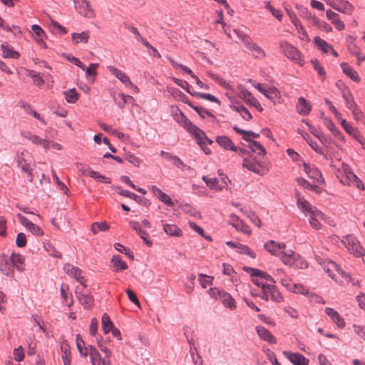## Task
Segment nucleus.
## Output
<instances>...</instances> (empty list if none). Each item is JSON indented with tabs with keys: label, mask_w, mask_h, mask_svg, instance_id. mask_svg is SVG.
<instances>
[{
	"label": "nucleus",
	"mask_w": 365,
	"mask_h": 365,
	"mask_svg": "<svg viewBox=\"0 0 365 365\" xmlns=\"http://www.w3.org/2000/svg\"><path fill=\"white\" fill-rule=\"evenodd\" d=\"M171 111L172 113L177 112V114L175 115V120L195 137L197 143L207 154L210 153V151L207 150L204 145L207 142L212 144V140H209L202 130L193 125L177 106H172Z\"/></svg>",
	"instance_id": "obj_1"
},
{
	"label": "nucleus",
	"mask_w": 365,
	"mask_h": 365,
	"mask_svg": "<svg viewBox=\"0 0 365 365\" xmlns=\"http://www.w3.org/2000/svg\"><path fill=\"white\" fill-rule=\"evenodd\" d=\"M341 242L347 251L356 257H361L365 254L364 247L360 245L357 238L352 235L343 237Z\"/></svg>",
	"instance_id": "obj_2"
},
{
	"label": "nucleus",
	"mask_w": 365,
	"mask_h": 365,
	"mask_svg": "<svg viewBox=\"0 0 365 365\" xmlns=\"http://www.w3.org/2000/svg\"><path fill=\"white\" fill-rule=\"evenodd\" d=\"M282 261L284 264L297 269H304L308 267L307 262L303 259L299 254L295 253L292 250H287V252L283 253Z\"/></svg>",
	"instance_id": "obj_3"
},
{
	"label": "nucleus",
	"mask_w": 365,
	"mask_h": 365,
	"mask_svg": "<svg viewBox=\"0 0 365 365\" xmlns=\"http://www.w3.org/2000/svg\"><path fill=\"white\" fill-rule=\"evenodd\" d=\"M280 51L289 59L295 61L300 66L303 65L300 52L292 45L287 41L279 43Z\"/></svg>",
	"instance_id": "obj_4"
},
{
	"label": "nucleus",
	"mask_w": 365,
	"mask_h": 365,
	"mask_svg": "<svg viewBox=\"0 0 365 365\" xmlns=\"http://www.w3.org/2000/svg\"><path fill=\"white\" fill-rule=\"evenodd\" d=\"M237 88L239 91L238 97L240 99L247 105L255 107L259 111L262 112L263 110L258 100L244 86L238 84Z\"/></svg>",
	"instance_id": "obj_5"
},
{
	"label": "nucleus",
	"mask_w": 365,
	"mask_h": 365,
	"mask_svg": "<svg viewBox=\"0 0 365 365\" xmlns=\"http://www.w3.org/2000/svg\"><path fill=\"white\" fill-rule=\"evenodd\" d=\"M243 167L260 175L266 174L269 168V161H243Z\"/></svg>",
	"instance_id": "obj_6"
},
{
	"label": "nucleus",
	"mask_w": 365,
	"mask_h": 365,
	"mask_svg": "<svg viewBox=\"0 0 365 365\" xmlns=\"http://www.w3.org/2000/svg\"><path fill=\"white\" fill-rule=\"evenodd\" d=\"M336 176L340 182L344 185H349L356 178V175L351 171L349 165L345 163L341 165V170L337 169Z\"/></svg>",
	"instance_id": "obj_7"
},
{
	"label": "nucleus",
	"mask_w": 365,
	"mask_h": 365,
	"mask_svg": "<svg viewBox=\"0 0 365 365\" xmlns=\"http://www.w3.org/2000/svg\"><path fill=\"white\" fill-rule=\"evenodd\" d=\"M75 9L81 16L93 19L95 17V11L87 0H73Z\"/></svg>",
	"instance_id": "obj_8"
},
{
	"label": "nucleus",
	"mask_w": 365,
	"mask_h": 365,
	"mask_svg": "<svg viewBox=\"0 0 365 365\" xmlns=\"http://www.w3.org/2000/svg\"><path fill=\"white\" fill-rule=\"evenodd\" d=\"M304 171L307 174L308 177L313 179L318 183H324V180L322 177L321 172L316 168L314 165H311L309 161L306 163L304 161L303 163Z\"/></svg>",
	"instance_id": "obj_9"
},
{
	"label": "nucleus",
	"mask_w": 365,
	"mask_h": 365,
	"mask_svg": "<svg viewBox=\"0 0 365 365\" xmlns=\"http://www.w3.org/2000/svg\"><path fill=\"white\" fill-rule=\"evenodd\" d=\"M256 88L272 101H274L275 99L281 97L279 91L274 86L267 87L261 83H258L256 86Z\"/></svg>",
	"instance_id": "obj_10"
},
{
	"label": "nucleus",
	"mask_w": 365,
	"mask_h": 365,
	"mask_svg": "<svg viewBox=\"0 0 365 365\" xmlns=\"http://www.w3.org/2000/svg\"><path fill=\"white\" fill-rule=\"evenodd\" d=\"M107 69L109 72L119 79L123 83H124L126 86L133 87L137 89V87L133 85L131 82L130 78L126 75L125 72L123 71L114 67L113 66H108Z\"/></svg>",
	"instance_id": "obj_11"
},
{
	"label": "nucleus",
	"mask_w": 365,
	"mask_h": 365,
	"mask_svg": "<svg viewBox=\"0 0 365 365\" xmlns=\"http://www.w3.org/2000/svg\"><path fill=\"white\" fill-rule=\"evenodd\" d=\"M21 136L31 141L33 144L42 146L44 149H48V140L41 138L29 131H21Z\"/></svg>",
	"instance_id": "obj_12"
},
{
	"label": "nucleus",
	"mask_w": 365,
	"mask_h": 365,
	"mask_svg": "<svg viewBox=\"0 0 365 365\" xmlns=\"http://www.w3.org/2000/svg\"><path fill=\"white\" fill-rule=\"evenodd\" d=\"M63 270L68 276L76 279L83 288L86 287L83 282V277L81 276V271L77 267H74L68 263L64 265Z\"/></svg>",
	"instance_id": "obj_13"
},
{
	"label": "nucleus",
	"mask_w": 365,
	"mask_h": 365,
	"mask_svg": "<svg viewBox=\"0 0 365 365\" xmlns=\"http://www.w3.org/2000/svg\"><path fill=\"white\" fill-rule=\"evenodd\" d=\"M283 355L294 365H309V359L299 353L284 351Z\"/></svg>",
	"instance_id": "obj_14"
},
{
	"label": "nucleus",
	"mask_w": 365,
	"mask_h": 365,
	"mask_svg": "<svg viewBox=\"0 0 365 365\" xmlns=\"http://www.w3.org/2000/svg\"><path fill=\"white\" fill-rule=\"evenodd\" d=\"M78 170L81 173L82 175H88L91 178H92L99 182H103L107 183V184H110L111 182V180L109 178L102 175L98 172H96V171L91 170L90 168L81 167Z\"/></svg>",
	"instance_id": "obj_15"
},
{
	"label": "nucleus",
	"mask_w": 365,
	"mask_h": 365,
	"mask_svg": "<svg viewBox=\"0 0 365 365\" xmlns=\"http://www.w3.org/2000/svg\"><path fill=\"white\" fill-rule=\"evenodd\" d=\"M244 41H245V46H247V49H249L250 51L252 53L254 58L257 59H263L264 58L266 57V53L262 48L252 42V41H249V40L247 38H245Z\"/></svg>",
	"instance_id": "obj_16"
},
{
	"label": "nucleus",
	"mask_w": 365,
	"mask_h": 365,
	"mask_svg": "<svg viewBox=\"0 0 365 365\" xmlns=\"http://www.w3.org/2000/svg\"><path fill=\"white\" fill-rule=\"evenodd\" d=\"M330 6L335 10L346 14H351L354 11V6L347 1L337 0V2L330 3Z\"/></svg>",
	"instance_id": "obj_17"
},
{
	"label": "nucleus",
	"mask_w": 365,
	"mask_h": 365,
	"mask_svg": "<svg viewBox=\"0 0 365 365\" xmlns=\"http://www.w3.org/2000/svg\"><path fill=\"white\" fill-rule=\"evenodd\" d=\"M76 294L79 302L84 307V308L90 309L92 307L93 304V298L91 294L83 293L81 291L80 287H78L76 289Z\"/></svg>",
	"instance_id": "obj_18"
},
{
	"label": "nucleus",
	"mask_w": 365,
	"mask_h": 365,
	"mask_svg": "<svg viewBox=\"0 0 365 365\" xmlns=\"http://www.w3.org/2000/svg\"><path fill=\"white\" fill-rule=\"evenodd\" d=\"M256 332L259 338L267 343L276 344L277 339L273 334L266 328L262 326H257L255 327Z\"/></svg>",
	"instance_id": "obj_19"
},
{
	"label": "nucleus",
	"mask_w": 365,
	"mask_h": 365,
	"mask_svg": "<svg viewBox=\"0 0 365 365\" xmlns=\"http://www.w3.org/2000/svg\"><path fill=\"white\" fill-rule=\"evenodd\" d=\"M1 50L2 51L1 56L4 58L18 59L20 57V53L7 43L1 45Z\"/></svg>",
	"instance_id": "obj_20"
},
{
	"label": "nucleus",
	"mask_w": 365,
	"mask_h": 365,
	"mask_svg": "<svg viewBox=\"0 0 365 365\" xmlns=\"http://www.w3.org/2000/svg\"><path fill=\"white\" fill-rule=\"evenodd\" d=\"M309 222L310 225L315 230H319L322 225L319 220L324 219V215L317 208H314V212L309 214Z\"/></svg>",
	"instance_id": "obj_21"
},
{
	"label": "nucleus",
	"mask_w": 365,
	"mask_h": 365,
	"mask_svg": "<svg viewBox=\"0 0 365 365\" xmlns=\"http://www.w3.org/2000/svg\"><path fill=\"white\" fill-rule=\"evenodd\" d=\"M325 313L330 317V319L339 328L342 329L345 327L344 319L336 310L330 307H327L325 309Z\"/></svg>",
	"instance_id": "obj_22"
},
{
	"label": "nucleus",
	"mask_w": 365,
	"mask_h": 365,
	"mask_svg": "<svg viewBox=\"0 0 365 365\" xmlns=\"http://www.w3.org/2000/svg\"><path fill=\"white\" fill-rule=\"evenodd\" d=\"M328 268L327 269V272L329 274V277L334 279L335 275L334 272L339 274L342 277L345 279H348L350 278V276L348 273L345 272L338 264H336L334 262H329L327 264Z\"/></svg>",
	"instance_id": "obj_23"
},
{
	"label": "nucleus",
	"mask_w": 365,
	"mask_h": 365,
	"mask_svg": "<svg viewBox=\"0 0 365 365\" xmlns=\"http://www.w3.org/2000/svg\"><path fill=\"white\" fill-rule=\"evenodd\" d=\"M296 197L297 199V205L299 208L305 215H309L312 212H314L315 207H312L311 204L304 197L299 195L298 192H296Z\"/></svg>",
	"instance_id": "obj_24"
},
{
	"label": "nucleus",
	"mask_w": 365,
	"mask_h": 365,
	"mask_svg": "<svg viewBox=\"0 0 365 365\" xmlns=\"http://www.w3.org/2000/svg\"><path fill=\"white\" fill-rule=\"evenodd\" d=\"M118 193H119V195H120L123 197H126L133 199V200H135L136 202H138L139 204L143 205L144 206L148 207L150 205V202L149 200H148L143 197L138 196L135 193L131 192L128 190H121L120 191H119Z\"/></svg>",
	"instance_id": "obj_25"
},
{
	"label": "nucleus",
	"mask_w": 365,
	"mask_h": 365,
	"mask_svg": "<svg viewBox=\"0 0 365 365\" xmlns=\"http://www.w3.org/2000/svg\"><path fill=\"white\" fill-rule=\"evenodd\" d=\"M297 111L302 115H307L311 110V104L304 97H300L296 106Z\"/></svg>",
	"instance_id": "obj_26"
},
{
	"label": "nucleus",
	"mask_w": 365,
	"mask_h": 365,
	"mask_svg": "<svg viewBox=\"0 0 365 365\" xmlns=\"http://www.w3.org/2000/svg\"><path fill=\"white\" fill-rule=\"evenodd\" d=\"M262 289H268L269 291L270 299L275 302H281L284 300L282 294L279 292L277 288L273 284H263Z\"/></svg>",
	"instance_id": "obj_27"
},
{
	"label": "nucleus",
	"mask_w": 365,
	"mask_h": 365,
	"mask_svg": "<svg viewBox=\"0 0 365 365\" xmlns=\"http://www.w3.org/2000/svg\"><path fill=\"white\" fill-rule=\"evenodd\" d=\"M326 16L327 19L330 20L331 22L334 25L336 29L339 31L344 29V24L342 21H341L339 15L336 13L331 10H327L326 12Z\"/></svg>",
	"instance_id": "obj_28"
},
{
	"label": "nucleus",
	"mask_w": 365,
	"mask_h": 365,
	"mask_svg": "<svg viewBox=\"0 0 365 365\" xmlns=\"http://www.w3.org/2000/svg\"><path fill=\"white\" fill-rule=\"evenodd\" d=\"M110 262L113 265V271L118 272L128 269V264L123 261L120 255H114L111 258Z\"/></svg>",
	"instance_id": "obj_29"
},
{
	"label": "nucleus",
	"mask_w": 365,
	"mask_h": 365,
	"mask_svg": "<svg viewBox=\"0 0 365 365\" xmlns=\"http://www.w3.org/2000/svg\"><path fill=\"white\" fill-rule=\"evenodd\" d=\"M10 259L12 265L16 267L18 271L21 272L24 270V264L25 257L23 255L13 252L10 257Z\"/></svg>",
	"instance_id": "obj_30"
},
{
	"label": "nucleus",
	"mask_w": 365,
	"mask_h": 365,
	"mask_svg": "<svg viewBox=\"0 0 365 365\" xmlns=\"http://www.w3.org/2000/svg\"><path fill=\"white\" fill-rule=\"evenodd\" d=\"M244 269L247 272H250L252 277H259L260 278L264 279L267 281H269L272 283L275 282L273 277L265 272H263L255 268L246 267H244Z\"/></svg>",
	"instance_id": "obj_31"
},
{
	"label": "nucleus",
	"mask_w": 365,
	"mask_h": 365,
	"mask_svg": "<svg viewBox=\"0 0 365 365\" xmlns=\"http://www.w3.org/2000/svg\"><path fill=\"white\" fill-rule=\"evenodd\" d=\"M341 68L343 72L354 82L359 83L360 78L357 72L346 63H341Z\"/></svg>",
	"instance_id": "obj_32"
},
{
	"label": "nucleus",
	"mask_w": 365,
	"mask_h": 365,
	"mask_svg": "<svg viewBox=\"0 0 365 365\" xmlns=\"http://www.w3.org/2000/svg\"><path fill=\"white\" fill-rule=\"evenodd\" d=\"M207 75L210 78L213 79L217 83H218L222 88L227 89L232 93L235 92V89L232 88V86H230V84L227 83V81L222 78L221 76L216 75L210 71L207 72Z\"/></svg>",
	"instance_id": "obj_33"
},
{
	"label": "nucleus",
	"mask_w": 365,
	"mask_h": 365,
	"mask_svg": "<svg viewBox=\"0 0 365 365\" xmlns=\"http://www.w3.org/2000/svg\"><path fill=\"white\" fill-rule=\"evenodd\" d=\"M216 142L222 148L227 150H232L235 151L236 147L230 138L225 135L217 136Z\"/></svg>",
	"instance_id": "obj_34"
},
{
	"label": "nucleus",
	"mask_w": 365,
	"mask_h": 365,
	"mask_svg": "<svg viewBox=\"0 0 365 365\" xmlns=\"http://www.w3.org/2000/svg\"><path fill=\"white\" fill-rule=\"evenodd\" d=\"M18 164L21 166L22 171L27 174L28 180L30 182H32L34 178L33 174V167L35 166V164L29 163H26V161H18Z\"/></svg>",
	"instance_id": "obj_35"
},
{
	"label": "nucleus",
	"mask_w": 365,
	"mask_h": 365,
	"mask_svg": "<svg viewBox=\"0 0 365 365\" xmlns=\"http://www.w3.org/2000/svg\"><path fill=\"white\" fill-rule=\"evenodd\" d=\"M219 299L222 302L225 307L234 309L236 307L235 300L227 292L224 291Z\"/></svg>",
	"instance_id": "obj_36"
},
{
	"label": "nucleus",
	"mask_w": 365,
	"mask_h": 365,
	"mask_svg": "<svg viewBox=\"0 0 365 365\" xmlns=\"http://www.w3.org/2000/svg\"><path fill=\"white\" fill-rule=\"evenodd\" d=\"M61 351L64 365H71V351L69 345L66 341H63L62 342L61 345Z\"/></svg>",
	"instance_id": "obj_37"
},
{
	"label": "nucleus",
	"mask_w": 365,
	"mask_h": 365,
	"mask_svg": "<svg viewBox=\"0 0 365 365\" xmlns=\"http://www.w3.org/2000/svg\"><path fill=\"white\" fill-rule=\"evenodd\" d=\"M165 232L170 236L180 237L182 235V230L175 225L163 224Z\"/></svg>",
	"instance_id": "obj_38"
},
{
	"label": "nucleus",
	"mask_w": 365,
	"mask_h": 365,
	"mask_svg": "<svg viewBox=\"0 0 365 365\" xmlns=\"http://www.w3.org/2000/svg\"><path fill=\"white\" fill-rule=\"evenodd\" d=\"M0 271L1 273L8 277H13L14 275V269L11 267V265L9 264V262L6 259L4 260L1 259L0 261Z\"/></svg>",
	"instance_id": "obj_39"
},
{
	"label": "nucleus",
	"mask_w": 365,
	"mask_h": 365,
	"mask_svg": "<svg viewBox=\"0 0 365 365\" xmlns=\"http://www.w3.org/2000/svg\"><path fill=\"white\" fill-rule=\"evenodd\" d=\"M202 180L212 190L220 191L223 188V186L219 185V180L216 178H208L207 176L204 175L202 177Z\"/></svg>",
	"instance_id": "obj_40"
},
{
	"label": "nucleus",
	"mask_w": 365,
	"mask_h": 365,
	"mask_svg": "<svg viewBox=\"0 0 365 365\" xmlns=\"http://www.w3.org/2000/svg\"><path fill=\"white\" fill-rule=\"evenodd\" d=\"M102 329L105 334H108L111 329L114 327L112 321L110 320L108 314L104 313L101 319Z\"/></svg>",
	"instance_id": "obj_41"
},
{
	"label": "nucleus",
	"mask_w": 365,
	"mask_h": 365,
	"mask_svg": "<svg viewBox=\"0 0 365 365\" xmlns=\"http://www.w3.org/2000/svg\"><path fill=\"white\" fill-rule=\"evenodd\" d=\"M232 107L233 110L239 113L244 120L248 121L252 119V115L250 112L242 103L239 104L237 106H232Z\"/></svg>",
	"instance_id": "obj_42"
},
{
	"label": "nucleus",
	"mask_w": 365,
	"mask_h": 365,
	"mask_svg": "<svg viewBox=\"0 0 365 365\" xmlns=\"http://www.w3.org/2000/svg\"><path fill=\"white\" fill-rule=\"evenodd\" d=\"M240 211L246 215L247 217L250 219V220L257 227H261V220L258 217V216L250 210L241 208Z\"/></svg>",
	"instance_id": "obj_43"
},
{
	"label": "nucleus",
	"mask_w": 365,
	"mask_h": 365,
	"mask_svg": "<svg viewBox=\"0 0 365 365\" xmlns=\"http://www.w3.org/2000/svg\"><path fill=\"white\" fill-rule=\"evenodd\" d=\"M314 40L318 48L324 53H329L330 50H332V46L320 37L317 36Z\"/></svg>",
	"instance_id": "obj_44"
},
{
	"label": "nucleus",
	"mask_w": 365,
	"mask_h": 365,
	"mask_svg": "<svg viewBox=\"0 0 365 365\" xmlns=\"http://www.w3.org/2000/svg\"><path fill=\"white\" fill-rule=\"evenodd\" d=\"M264 249L272 255L279 256V254L277 249V243L274 240L267 242L264 245Z\"/></svg>",
	"instance_id": "obj_45"
},
{
	"label": "nucleus",
	"mask_w": 365,
	"mask_h": 365,
	"mask_svg": "<svg viewBox=\"0 0 365 365\" xmlns=\"http://www.w3.org/2000/svg\"><path fill=\"white\" fill-rule=\"evenodd\" d=\"M89 38L88 31H83L81 33H73L72 34V38L75 41V43L83 42L86 43Z\"/></svg>",
	"instance_id": "obj_46"
},
{
	"label": "nucleus",
	"mask_w": 365,
	"mask_h": 365,
	"mask_svg": "<svg viewBox=\"0 0 365 365\" xmlns=\"http://www.w3.org/2000/svg\"><path fill=\"white\" fill-rule=\"evenodd\" d=\"M287 14L289 15L292 23L294 25L296 29L298 30V32L301 33L302 34H305V31H304L303 26H302L299 20L297 17V16L293 12H292L290 11H287Z\"/></svg>",
	"instance_id": "obj_47"
},
{
	"label": "nucleus",
	"mask_w": 365,
	"mask_h": 365,
	"mask_svg": "<svg viewBox=\"0 0 365 365\" xmlns=\"http://www.w3.org/2000/svg\"><path fill=\"white\" fill-rule=\"evenodd\" d=\"M76 346L81 356H86L88 355L87 347L85 346L84 341L82 339L80 334L76 336Z\"/></svg>",
	"instance_id": "obj_48"
},
{
	"label": "nucleus",
	"mask_w": 365,
	"mask_h": 365,
	"mask_svg": "<svg viewBox=\"0 0 365 365\" xmlns=\"http://www.w3.org/2000/svg\"><path fill=\"white\" fill-rule=\"evenodd\" d=\"M198 280L201 287L202 288H206L207 286L212 284L213 277L200 273L198 275Z\"/></svg>",
	"instance_id": "obj_49"
},
{
	"label": "nucleus",
	"mask_w": 365,
	"mask_h": 365,
	"mask_svg": "<svg viewBox=\"0 0 365 365\" xmlns=\"http://www.w3.org/2000/svg\"><path fill=\"white\" fill-rule=\"evenodd\" d=\"M64 95L66 101L70 103H74L78 99V94L74 88L65 91Z\"/></svg>",
	"instance_id": "obj_50"
},
{
	"label": "nucleus",
	"mask_w": 365,
	"mask_h": 365,
	"mask_svg": "<svg viewBox=\"0 0 365 365\" xmlns=\"http://www.w3.org/2000/svg\"><path fill=\"white\" fill-rule=\"evenodd\" d=\"M22 108L24 109L26 113L34 116V118L40 120L42 123L46 124L44 119L42 118L41 115L38 113H36V111L34 110L30 105L24 103L22 105Z\"/></svg>",
	"instance_id": "obj_51"
},
{
	"label": "nucleus",
	"mask_w": 365,
	"mask_h": 365,
	"mask_svg": "<svg viewBox=\"0 0 365 365\" xmlns=\"http://www.w3.org/2000/svg\"><path fill=\"white\" fill-rule=\"evenodd\" d=\"M192 346H190V352L191 357L192 359L193 363L195 365H203L202 364V359H201V356L198 354L196 348L195 347L193 343L192 344Z\"/></svg>",
	"instance_id": "obj_52"
},
{
	"label": "nucleus",
	"mask_w": 365,
	"mask_h": 365,
	"mask_svg": "<svg viewBox=\"0 0 365 365\" xmlns=\"http://www.w3.org/2000/svg\"><path fill=\"white\" fill-rule=\"evenodd\" d=\"M103 336H96V342L98 348L106 354V356L104 359H109L111 356V351L103 345Z\"/></svg>",
	"instance_id": "obj_53"
},
{
	"label": "nucleus",
	"mask_w": 365,
	"mask_h": 365,
	"mask_svg": "<svg viewBox=\"0 0 365 365\" xmlns=\"http://www.w3.org/2000/svg\"><path fill=\"white\" fill-rule=\"evenodd\" d=\"M237 252L240 254L247 255L252 258H255L256 254L247 245L239 244L237 245Z\"/></svg>",
	"instance_id": "obj_54"
},
{
	"label": "nucleus",
	"mask_w": 365,
	"mask_h": 365,
	"mask_svg": "<svg viewBox=\"0 0 365 365\" xmlns=\"http://www.w3.org/2000/svg\"><path fill=\"white\" fill-rule=\"evenodd\" d=\"M109 228V226L106 222H94L91 225V231L96 235L98 231H106Z\"/></svg>",
	"instance_id": "obj_55"
},
{
	"label": "nucleus",
	"mask_w": 365,
	"mask_h": 365,
	"mask_svg": "<svg viewBox=\"0 0 365 365\" xmlns=\"http://www.w3.org/2000/svg\"><path fill=\"white\" fill-rule=\"evenodd\" d=\"M311 63L315 71H317L318 75L322 78V80L325 78L326 73L323 67L320 65L319 61L316 58L311 60Z\"/></svg>",
	"instance_id": "obj_56"
},
{
	"label": "nucleus",
	"mask_w": 365,
	"mask_h": 365,
	"mask_svg": "<svg viewBox=\"0 0 365 365\" xmlns=\"http://www.w3.org/2000/svg\"><path fill=\"white\" fill-rule=\"evenodd\" d=\"M342 96H343L344 100L346 102V107L349 109L351 110V108H353L354 107L357 106L355 103V101L353 98L352 95L349 92H344Z\"/></svg>",
	"instance_id": "obj_57"
},
{
	"label": "nucleus",
	"mask_w": 365,
	"mask_h": 365,
	"mask_svg": "<svg viewBox=\"0 0 365 365\" xmlns=\"http://www.w3.org/2000/svg\"><path fill=\"white\" fill-rule=\"evenodd\" d=\"M193 95H195V96H197L200 98L205 99V100H207V101H209L211 102H215V103H217V104L220 105V100L212 94L195 93Z\"/></svg>",
	"instance_id": "obj_58"
},
{
	"label": "nucleus",
	"mask_w": 365,
	"mask_h": 365,
	"mask_svg": "<svg viewBox=\"0 0 365 365\" xmlns=\"http://www.w3.org/2000/svg\"><path fill=\"white\" fill-rule=\"evenodd\" d=\"M250 148L259 155H263L265 153L264 147L258 142L253 140L250 141Z\"/></svg>",
	"instance_id": "obj_59"
},
{
	"label": "nucleus",
	"mask_w": 365,
	"mask_h": 365,
	"mask_svg": "<svg viewBox=\"0 0 365 365\" xmlns=\"http://www.w3.org/2000/svg\"><path fill=\"white\" fill-rule=\"evenodd\" d=\"M89 355L92 365H103V359H101V356L98 351L95 353H89Z\"/></svg>",
	"instance_id": "obj_60"
},
{
	"label": "nucleus",
	"mask_w": 365,
	"mask_h": 365,
	"mask_svg": "<svg viewBox=\"0 0 365 365\" xmlns=\"http://www.w3.org/2000/svg\"><path fill=\"white\" fill-rule=\"evenodd\" d=\"M115 249L117 250L118 252L124 253L125 255H128L130 258L132 259L134 258L133 255L131 253L129 249L126 248L123 245H122L120 243H115L114 245Z\"/></svg>",
	"instance_id": "obj_61"
},
{
	"label": "nucleus",
	"mask_w": 365,
	"mask_h": 365,
	"mask_svg": "<svg viewBox=\"0 0 365 365\" xmlns=\"http://www.w3.org/2000/svg\"><path fill=\"white\" fill-rule=\"evenodd\" d=\"M14 359L20 362L24 358V351L21 346H19V347L16 348L14 351Z\"/></svg>",
	"instance_id": "obj_62"
},
{
	"label": "nucleus",
	"mask_w": 365,
	"mask_h": 365,
	"mask_svg": "<svg viewBox=\"0 0 365 365\" xmlns=\"http://www.w3.org/2000/svg\"><path fill=\"white\" fill-rule=\"evenodd\" d=\"M235 229L248 235H251L252 233L251 228L247 225L244 223L242 220L239 223L238 225L236 226Z\"/></svg>",
	"instance_id": "obj_63"
},
{
	"label": "nucleus",
	"mask_w": 365,
	"mask_h": 365,
	"mask_svg": "<svg viewBox=\"0 0 365 365\" xmlns=\"http://www.w3.org/2000/svg\"><path fill=\"white\" fill-rule=\"evenodd\" d=\"M174 165L176 168L180 169L182 171L186 172L188 174L192 173V170L190 166L185 165L183 161H174Z\"/></svg>",
	"instance_id": "obj_64"
}]
</instances>
